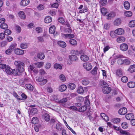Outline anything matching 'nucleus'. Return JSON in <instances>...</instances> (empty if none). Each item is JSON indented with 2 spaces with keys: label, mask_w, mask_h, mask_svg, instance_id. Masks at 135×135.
<instances>
[{
  "label": "nucleus",
  "mask_w": 135,
  "mask_h": 135,
  "mask_svg": "<svg viewBox=\"0 0 135 135\" xmlns=\"http://www.w3.org/2000/svg\"><path fill=\"white\" fill-rule=\"evenodd\" d=\"M100 84L103 88L102 91L104 93L107 94L110 92L111 88L108 87V85L106 82L103 80H101L100 81Z\"/></svg>",
  "instance_id": "1"
},
{
  "label": "nucleus",
  "mask_w": 135,
  "mask_h": 135,
  "mask_svg": "<svg viewBox=\"0 0 135 135\" xmlns=\"http://www.w3.org/2000/svg\"><path fill=\"white\" fill-rule=\"evenodd\" d=\"M14 64L20 72H22L24 70L25 64L22 61H16L14 62Z\"/></svg>",
  "instance_id": "2"
},
{
  "label": "nucleus",
  "mask_w": 135,
  "mask_h": 135,
  "mask_svg": "<svg viewBox=\"0 0 135 135\" xmlns=\"http://www.w3.org/2000/svg\"><path fill=\"white\" fill-rule=\"evenodd\" d=\"M84 68L88 71L90 70L92 68L91 64L89 62H85L83 64Z\"/></svg>",
  "instance_id": "3"
},
{
  "label": "nucleus",
  "mask_w": 135,
  "mask_h": 135,
  "mask_svg": "<svg viewBox=\"0 0 135 135\" xmlns=\"http://www.w3.org/2000/svg\"><path fill=\"white\" fill-rule=\"evenodd\" d=\"M128 48V45L125 43H123L120 45V49L122 51H126Z\"/></svg>",
  "instance_id": "4"
},
{
  "label": "nucleus",
  "mask_w": 135,
  "mask_h": 135,
  "mask_svg": "<svg viewBox=\"0 0 135 135\" xmlns=\"http://www.w3.org/2000/svg\"><path fill=\"white\" fill-rule=\"evenodd\" d=\"M15 52L17 55H23L24 54V51L20 49L17 48L15 50Z\"/></svg>",
  "instance_id": "5"
},
{
  "label": "nucleus",
  "mask_w": 135,
  "mask_h": 135,
  "mask_svg": "<svg viewBox=\"0 0 135 135\" xmlns=\"http://www.w3.org/2000/svg\"><path fill=\"white\" fill-rule=\"evenodd\" d=\"M127 112V109L125 107L120 108L118 111L120 115H124L126 114Z\"/></svg>",
  "instance_id": "6"
},
{
  "label": "nucleus",
  "mask_w": 135,
  "mask_h": 135,
  "mask_svg": "<svg viewBox=\"0 0 135 135\" xmlns=\"http://www.w3.org/2000/svg\"><path fill=\"white\" fill-rule=\"evenodd\" d=\"M115 34L119 35H122L124 33V30L121 28H118L114 31Z\"/></svg>",
  "instance_id": "7"
},
{
  "label": "nucleus",
  "mask_w": 135,
  "mask_h": 135,
  "mask_svg": "<svg viewBox=\"0 0 135 135\" xmlns=\"http://www.w3.org/2000/svg\"><path fill=\"white\" fill-rule=\"evenodd\" d=\"M37 81L40 82V84L41 85H43L45 84L47 81V79H44L43 78L39 77L38 79H37Z\"/></svg>",
  "instance_id": "8"
},
{
  "label": "nucleus",
  "mask_w": 135,
  "mask_h": 135,
  "mask_svg": "<svg viewBox=\"0 0 135 135\" xmlns=\"http://www.w3.org/2000/svg\"><path fill=\"white\" fill-rule=\"evenodd\" d=\"M122 21L119 18H117L115 19L114 22V24L115 26H118L120 25Z\"/></svg>",
  "instance_id": "9"
},
{
  "label": "nucleus",
  "mask_w": 135,
  "mask_h": 135,
  "mask_svg": "<svg viewBox=\"0 0 135 135\" xmlns=\"http://www.w3.org/2000/svg\"><path fill=\"white\" fill-rule=\"evenodd\" d=\"M30 2L29 0H22L20 3L21 5L23 6L27 5Z\"/></svg>",
  "instance_id": "10"
},
{
  "label": "nucleus",
  "mask_w": 135,
  "mask_h": 135,
  "mask_svg": "<svg viewBox=\"0 0 135 135\" xmlns=\"http://www.w3.org/2000/svg\"><path fill=\"white\" fill-rule=\"evenodd\" d=\"M125 117L128 120H131L134 118V116L132 113H129L126 115Z\"/></svg>",
  "instance_id": "11"
},
{
  "label": "nucleus",
  "mask_w": 135,
  "mask_h": 135,
  "mask_svg": "<svg viewBox=\"0 0 135 135\" xmlns=\"http://www.w3.org/2000/svg\"><path fill=\"white\" fill-rule=\"evenodd\" d=\"M80 58L81 60L83 61H86L89 59L88 56L85 55H82L81 56Z\"/></svg>",
  "instance_id": "12"
},
{
  "label": "nucleus",
  "mask_w": 135,
  "mask_h": 135,
  "mask_svg": "<svg viewBox=\"0 0 135 135\" xmlns=\"http://www.w3.org/2000/svg\"><path fill=\"white\" fill-rule=\"evenodd\" d=\"M12 69L8 66H7L5 69V70L6 73L8 74L11 75V73Z\"/></svg>",
  "instance_id": "13"
},
{
  "label": "nucleus",
  "mask_w": 135,
  "mask_h": 135,
  "mask_svg": "<svg viewBox=\"0 0 135 135\" xmlns=\"http://www.w3.org/2000/svg\"><path fill=\"white\" fill-rule=\"evenodd\" d=\"M19 73L20 72L18 69H14L13 70L12 69L11 75L13 74L15 76L18 75H19Z\"/></svg>",
  "instance_id": "14"
},
{
  "label": "nucleus",
  "mask_w": 135,
  "mask_h": 135,
  "mask_svg": "<svg viewBox=\"0 0 135 135\" xmlns=\"http://www.w3.org/2000/svg\"><path fill=\"white\" fill-rule=\"evenodd\" d=\"M66 89L67 86L64 84L62 85L59 87V90L61 92H63L65 91Z\"/></svg>",
  "instance_id": "15"
},
{
  "label": "nucleus",
  "mask_w": 135,
  "mask_h": 135,
  "mask_svg": "<svg viewBox=\"0 0 135 135\" xmlns=\"http://www.w3.org/2000/svg\"><path fill=\"white\" fill-rule=\"evenodd\" d=\"M21 19H25L26 18V16L25 13L22 11H20L18 13Z\"/></svg>",
  "instance_id": "16"
},
{
  "label": "nucleus",
  "mask_w": 135,
  "mask_h": 135,
  "mask_svg": "<svg viewBox=\"0 0 135 135\" xmlns=\"http://www.w3.org/2000/svg\"><path fill=\"white\" fill-rule=\"evenodd\" d=\"M57 44L59 46L62 48L65 47L66 46V43L63 41H59L57 42Z\"/></svg>",
  "instance_id": "17"
},
{
  "label": "nucleus",
  "mask_w": 135,
  "mask_h": 135,
  "mask_svg": "<svg viewBox=\"0 0 135 135\" xmlns=\"http://www.w3.org/2000/svg\"><path fill=\"white\" fill-rule=\"evenodd\" d=\"M52 18L49 16L46 17L44 20V22L46 23H49L51 22L52 21Z\"/></svg>",
  "instance_id": "18"
},
{
  "label": "nucleus",
  "mask_w": 135,
  "mask_h": 135,
  "mask_svg": "<svg viewBox=\"0 0 135 135\" xmlns=\"http://www.w3.org/2000/svg\"><path fill=\"white\" fill-rule=\"evenodd\" d=\"M87 109V106L85 105H84L79 108L78 109V111L79 112H82L86 110Z\"/></svg>",
  "instance_id": "19"
},
{
  "label": "nucleus",
  "mask_w": 135,
  "mask_h": 135,
  "mask_svg": "<svg viewBox=\"0 0 135 135\" xmlns=\"http://www.w3.org/2000/svg\"><path fill=\"white\" fill-rule=\"evenodd\" d=\"M56 127V129L59 131H61L64 128L63 126L60 123L57 124Z\"/></svg>",
  "instance_id": "20"
},
{
  "label": "nucleus",
  "mask_w": 135,
  "mask_h": 135,
  "mask_svg": "<svg viewBox=\"0 0 135 135\" xmlns=\"http://www.w3.org/2000/svg\"><path fill=\"white\" fill-rule=\"evenodd\" d=\"M29 44L28 43H23L21 44L20 47L23 49H26L28 47Z\"/></svg>",
  "instance_id": "21"
},
{
  "label": "nucleus",
  "mask_w": 135,
  "mask_h": 135,
  "mask_svg": "<svg viewBox=\"0 0 135 135\" xmlns=\"http://www.w3.org/2000/svg\"><path fill=\"white\" fill-rule=\"evenodd\" d=\"M90 81L88 79L86 78L83 79L82 81V84L84 85H86L89 83Z\"/></svg>",
  "instance_id": "22"
},
{
  "label": "nucleus",
  "mask_w": 135,
  "mask_h": 135,
  "mask_svg": "<svg viewBox=\"0 0 135 135\" xmlns=\"http://www.w3.org/2000/svg\"><path fill=\"white\" fill-rule=\"evenodd\" d=\"M69 58L73 61H78V57L75 55H71L69 56Z\"/></svg>",
  "instance_id": "23"
},
{
  "label": "nucleus",
  "mask_w": 135,
  "mask_h": 135,
  "mask_svg": "<svg viewBox=\"0 0 135 135\" xmlns=\"http://www.w3.org/2000/svg\"><path fill=\"white\" fill-rule=\"evenodd\" d=\"M125 38L123 36H120L117 38V41L119 43L123 42L125 41Z\"/></svg>",
  "instance_id": "24"
},
{
  "label": "nucleus",
  "mask_w": 135,
  "mask_h": 135,
  "mask_svg": "<svg viewBox=\"0 0 135 135\" xmlns=\"http://www.w3.org/2000/svg\"><path fill=\"white\" fill-rule=\"evenodd\" d=\"M119 132L120 134L123 135H132L127 131H124L122 129L120 130Z\"/></svg>",
  "instance_id": "25"
},
{
  "label": "nucleus",
  "mask_w": 135,
  "mask_h": 135,
  "mask_svg": "<svg viewBox=\"0 0 135 135\" xmlns=\"http://www.w3.org/2000/svg\"><path fill=\"white\" fill-rule=\"evenodd\" d=\"M127 85L129 88H133L135 87V83L133 81L129 82L127 83Z\"/></svg>",
  "instance_id": "26"
},
{
  "label": "nucleus",
  "mask_w": 135,
  "mask_h": 135,
  "mask_svg": "<svg viewBox=\"0 0 135 135\" xmlns=\"http://www.w3.org/2000/svg\"><path fill=\"white\" fill-rule=\"evenodd\" d=\"M68 88L70 89L71 90H73L75 88V85L73 83H70L68 85Z\"/></svg>",
  "instance_id": "27"
},
{
  "label": "nucleus",
  "mask_w": 135,
  "mask_h": 135,
  "mask_svg": "<svg viewBox=\"0 0 135 135\" xmlns=\"http://www.w3.org/2000/svg\"><path fill=\"white\" fill-rule=\"evenodd\" d=\"M128 71L131 73L135 72V65L131 66Z\"/></svg>",
  "instance_id": "28"
},
{
  "label": "nucleus",
  "mask_w": 135,
  "mask_h": 135,
  "mask_svg": "<svg viewBox=\"0 0 135 135\" xmlns=\"http://www.w3.org/2000/svg\"><path fill=\"white\" fill-rule=\"evenodd\" d=\"M55 31V27L53 26L50 27L49 29V32L51 33H54Z\"/></svg>",
  "instance_id": "29"
},
{
  "label": "nucleus",
  "mask_w": 135,
  "mask_h": 135,
  "mask_svg": "<svg viewBox=\"0 0 135 135\" xmlns=\"http://www.w3.org/2000/svg\"><path fill=\"white\" fill-rule=\"evenodd\" d=\"M116 75L119 77H121L122 75V72L121 69H119L117 70Z\"/></svg>",
  "instance_id": "30"
},
{
  "label": "nucleus",
  "mask_w": 135,
  "mask_h": 135,
  "mask_svg": "<svg viewBox=\"0 0 135 135\" xmlns=\"http://www.w3.org/2000/svg\"><path fill=\"white\" fill-rule=\"evenodd\" d=\"M37 112L38 111L36 108H33L31 109L30 112V114L33 115L37 113Z\"/></svg>",
  "instance_id": "31"
},
{
  "label": "nucleus",
  "mask_w": 135,
  "mask_h": 135,
  "mask_svg": "<svg viewBox=\"0 0 135 135\" xmlns=\"http://www.w3.org/2000/svg\"><path fill=\"white\" fill-rule=\"evenodd\" d=\"M125 8L126 9H128L130 7L129 3L127 1L125 2L124 3Z\"/></svg>",
  "instance_id": "32"
},
{
  "label": "nucleus",
  "mask_w": 135,
  "mask_h": 135,
  "mask_svg": "<svg viewBox=\"0 0 135 135\" xmlns=\"http://www.w3.org/2000/svg\"><path fill=\"white\" fill-rule=\"evenodd\" d=\"M78 93L80 94H83L84 92V90L83 87L82 86H79L77 90Z\"/></svg>",
  "instance_id": "33"
},
{
  "label": "nucleus",
  "mask_w": 135,
  "mask_h": 135,
  "mask_svg": "<svg viewBox=\"0 0 135 135\" xmlns=\"http://www.w3.org/2000/svg\"><path fill=\"white\" fill-rule=\"evenodd\" d=\"M70 44L72 45H76L77 44V42L76 40L73 39H71L69 41Z\"/></svg>",
  "instance_id": "34"
},
{
  "label": "nucleus",
  "mask_w": 135,
  "mask_h": 135,
  "mask_svg": "<svg viewBox=\"0 0 135 135\" xmlns=\"http://www.w3.org/2000/svg\"><path fill=\"white\" fill-rule=\"evenodd\" d=\"M44 64V62H40L35 63V64L36 65L37 67L40 68L42 67Z\"/></svg>",
  "instance_id": "35"
},
{
  "label": "nucleus",
  "mask_w": 135,
  "mask_h": 135,
  "mask_svg": "<svg viewBox=\"0 0 135 135\" xmlns=\"http://www.w3.org/2000/svg\"><path fill=\"white\" fill-rule=\"evenodd\" d=\"M38 119L37 117H34L32 118L31 122L32 123L36 124L38 122Z\"/></svg>",
  "instance_id": "36"
},
{
  "label": "nucleus",
  "mask_w": 135,
  "mask_h": 135,
  "mask_svg": "<svg viewBox=\"0 0 135 135\" xmlns=\"http://www.w3.org/2000/svg\"><path fill=\"white\" fill-rule=\"evenodd\" d=\"M16 46V44H11L9 47L8 49L13 51L15 49Z\"/></svg>",
  "instance_id": "37"
},
{
  "label": "nucleus",
  "mask_w": 135,
  "mask_h": 135,
  "mask_svg": "<svg viewBox=\"0 0 135 135\" xmlns=\"http://www.w3.org/2000/svg\"><path fill=\"white\" fill-rule=\"evenodd\" d=\"M37 57L40 59H43L45 57V55L44 54L42 53H39L37 55Z\"/></svg>",
  "instance_id": "38"
},
{
  "label": "nucleus",
  "mask_w": 135,
  "mask_h": 135,
  "mask_svg": "<svg viewBox=\"0 0 135 135\" xmlns=\"http://www.w3.org/2000/svg\"><path fill=\"white\" fill-rule=\"evenodd\" d=\"M44 118L45 120L47 122L49 121L50 120V116L47 113H45L44 115Z\"/></svg>",
  "instance_id": "39"
},
{
  "label": "nucleus",
  "mask_w": 135,
  "mask_h": 135,
  "mask_svg": "<svg viewBox=\"0 0 135 135\" xmlns=\"http://www.w3.org/2000/svg\"><path fill=\"white\" fill-rule=\"evenodd\" d=\"M129 26L130 27H134L135 26V20L131 21L129 23Z\"/></svg>",
  "instance_id": "40"
},
{
  "label": "nucleus",
  "mask_w": 135,
  "mask_h": 135,
  "mask_svg": "<svg viewBox=\"0 0 135 135\" xmlns=\"http://www.w3.org/2000/svg\"><path fill=\"white\" fill-rule=\"evenodd\" d=\"M115 16V14L114 13H110L107 15V18L108 20H110L112 17H114Z\"/></svg>",
  "instance_id": "41"
},
{
  "label": "nucleus",
  "mask_w": 135,
  "mask_h": 135,
  "mask_svg": "<svg viewBox=\"0 0 135 135\" xmlns=\"http://www.w3.org/2000/svg\"><path fill=\"white\" fill-rule=\"evenodd\" d=\"M134 51V50L132 48H129L128 50V54L131 55H133Z\"/></svg>",
  "instance_id": "42"
},
{
  "label": "nucleus",
  "mask_w": 135,
  "mask_h": 135,
  "mask_svg": "<svg viewBox=\"0 0 135 135\" xmlns=\"http://www.w3.org/2000/svg\"><path fill=\"white\" fill-rule=\"evenodd\" d=\"M120 121V119L119 118H115L112 119V122L114 123H118Z\"/></svg>",
  "instance_id": "43"
},
{
  "label": "nucleus",
  "mask_w": 135,
  "mask_h": 135,
  "mask_svg": "<svg viewBox=\"0 0 135 135\" xmlns=\"http://www.w3.org/2000/svg\"><path fill=\"white\" fill-rule=\"evenodd\" d=\"M122 126L123 129H126L128 128V124L126 122H124L122 123Z\"/></svg>",
  "instance_id": "44"
},
{
  "label": "nucleus",
  "mask_w": 135,
  "mask_h": 135,
  "mask_svg": "<svg viewBox=\"0 0 135 135\" xmlns=\"http://www.w3.org/2000/svg\"><path fill=\"white\" fill-rule=\"evenodd\" d=\"M97 67L95 66L91 71V74L94 75H96L97 73Z\"/></svg>",
  "instance_id": "45"
},
{
  "label": "nucleus",
  "mask_w": 135,
  "mask_h": 135,
  "mask_svg": "<svg viewBox=\"0 0 135 135\" xmlns=\"http://www.w3.org/2000/svg\"><path fill=\"white\" fill-rule=\"evenodd\" d=\"M54 68L56 69H62V66L60 64L57 63L55 64H54Z\"/></svg>",
  "instance_id": "46"
},
{
  "label": "nucleus",
  "mask_w": 135,
  "mask_h": 135,
  "mask_svg": "<svg viewBox=\"0 0 135 135\" xmlns=\"http://www.w3.org/2000/svg\"><path fill=\"white\" fill-rule=\"evenodd\" d=\"M26 87L28 89L30 90H32L33 89V86L29 84H27L26 85Z\"/></svg>",
  "instance_id": "47"
},
{
  "label": "nucleus",
  "mask_w": 135,
  "mask_h": 135,
  "mask_svg": "<svg viewBox=\"0 0 135 135\" xmlns=\"http://www.w3.org/2000/svg\"><path fill=\"white\" fill-rule=\"evenodd\" d=\"M107 2V0H101L100 3L101 6H103L106 5Z\"/></svg>",
  "instance_id": "48"
},
{
  "label": "nucleus",
  "mask_w": 135,
  "mask_h": 135,
  "mask_svg": "<svg viewBox=\"0 0 135 135\" xmlns=\"http://www.w3.org/2000/svg\"><path fill=\"white\" fill-rule=\"evenodd\" d=\"M101 11L103 15H105L107 13V10L105 8H102L101 9Z\"/></svg>",
  "instance_id": "49"
},
{
  "label": "nucleus",
  "mask_w": 135,
  "mask_h": 135,
  "mask_svg": "<svg viewBox=\"0 0 135 135\" xmlns=\"http://www.w3.org/2000/svg\"><path fill=\"white\" fill-rule=\"evenodd\" d=\"M59 78L62 81H64L66 80L65 77L63 74H61L60 75Z\"/></svg>",
  "instance_id": "50"
},
{
  "label": "nucleus",
  "mask_w": 135,
  "mask_h": 135,
  "mask_svg": "<svg viewBox=\"0 0 135 135\" xmlns=\"http://www.w3.org/2000/svg\"><path fill=\"white\" fill-rule=\"evenodd\" d=\"M1 28L3 29H6L8 28V26L6 23L1 24L0 26Z\"/></svg>",
  "instance_id": "51"
},
{
  "label": "nucleus",
  "mask_w": 135,
  "mask_h": 135,
  "mask_svg": "<svg viewBox=\"0 0 135 135\" xmlns=\"http://www.w3.org/2000/svg\"><path fill=\"white\" fill-rule=\"evenodd\" d=\"M121 80L123 82L126 83L128 81V78L126 76H123Z\"/></svg>",
  "instance_id": "52"
},
{
  "label": "nucleus",
  "mask_w": 135,
  "mask_h": 135,
  "mask_svg": "<svg viewBox=\"0 0 135 135\" xmlns=\"http://www.w3.org/2000/svg\"><path fill=\"white\" fill-rule=\"evenodd\" d=\"M67 100L68 99L66 98H64L60 100L59 102L60 103H63L67 102Z\"/></svg>",
  "instance_id": "53"
},
{
  "label": "nucleus",
  "mask_w": 135,
  "mask_h": 135,
  "mask_svg": "<svg viewBox=\"0 0 135 135\" xmlns=\"http://www.w3.org/2000/svg\"><path fill=\"white\" fill-rule=\"evenodd\" d=\"M84 103L85 105L87 106V107L88 106H90V101L89 100L87 99H85V101Z\"/></svg>",
  "instance_id": "54"
},
{
  "label": "nucleus",
  "mask_w": 135,
  "mask_h": 135,
  "mask_svg": "<svg viewBox=\"0 0 135 135\" xmlns=\"http://www.w3.org/2000/svg\"><path fill=\"white\" fill-rule=\"evenodd\" d=\"M125 15L126 16L130 17L132 15V13L130 11H127L126 12Z\"/></svg>",
  "instance_id": "55"
},
{
  "label": "nucleus",
  "mask_w": 135,
  "mask_h": 135,
  "mask_svg": "<svg viewBox=\"0 0 135 135\" xmlns=\"http://www.w3.org/2000/svg\"><path fill=\"white\" fill-rule=\"evenodd\" d=\"M117 62L119 65H122L124 63V60L120 58L119 59L117 60Z\"/></svg>",
  "instance_id": "56"
},
{
  "label": "nucleus",
  "mask_w": 135,
  "mask_h": 135,
  "mask_svg": "<svg viewBox=\"0 0 135 135\" xmlns=\"http://www.w3.org/2000/svg\"><path fill=\"white\" fill-rule=\"evenodd\" d=\"M131 62L129 59H125L124 60V63L127 65H129L130 64Z\"/></svg>",
  "instance_id": "57"
},
{
  "label": "nucleus",
  "mask_w": 135,
  "mask_h": 135,
  "mask_svg": "<svg viewBox=\"0 0 135 135\" xmlns=\"http://www.w3.org/2000/svg\"><path fill=\"white\" fill-rule=\"evenodd\" d=\"M69 109H70L73 110L75 111H78V108H76V107L74 106H70L69 108Z\"/></svg>",
  "instance_id": "58"
},
{
  "label": "nucleus",
  "mask_w": 135,
  "mask_h": 135,
  "mask_svg": "<svg viewBox=\"0 0 135 135\" xmlns=\"http://www.w3.org/2000/svg\"><path fill=\"white\" fill-rule=\"evenodd\" d=\"M110 48V47L108 45L105 46L103 49L104 52L105 53L108 51Z\"/></svg>",
  "instance_id": "59"
},
{
  "label": "nucleus",
  "mask_w": 135,
  "mask_h": 135,
  "mask_svg": "<svg viewBox=\"0 0 135 135\" xmlns=\"http://www.w3.org/2000/svg\"><path fill=\"white\" fill-rule=\"evenodd\" d=\"M65 36L69 38H72L74 37V35L73 34H66Z\"/></svg>",
  "instance_id": "60"
},
{
  "label": "nucleus",
  "mask_w": 135,
  "mask_h": 135,
  "mask_svg": "<svg viewBox=\"0 0 135 135\" xmlns=\"http://www.w3.org/2000/svg\"><path fill=\"white\" fill-rule=\"evenodd\" d=\"M15 26L17 32L18 33L20 32L21 31V28L18 25H16Z\"/></svg>",
  "instance_id": "61"
},
{
  "label": "nucleus",
  "mask_w": 135,
  "mask_h": 135,
  "mask_svg": "<svg viewBox=\"0 0 135 135\" xmlns=\"http://www.w3.org/2000/svg\"><path fill=\"white\" fill-rule=\"evenodd\" d=\"M77 99L78 102H82L84 100V98L80 96H79L77 97Z\"/></svg>",
  "instance_id": "62"
},
{
  "label": "nucleus",
  "mask_w": 135,
  "mask_h": 135,
  "mask_svg": "<svg viewBox=\"0 0 135 135\" xmlns=\"http://www.w3.org/2000/svg\"><path fill=\"white\" fill-rule=\"evenodd\" d=\"M4 33L5 35H8L11 34V32L10 30L9 29H7L5 30Z\"/></svg>",
  "instance_id": "63"
},
{
  "label": "nucleus",
  "mask_w": 135,
  "mask_h": 135,
  "mask_svg": "<svg viewBox=\"0 0 135 135\" xmlns=\"http://www.w3.org/2000/svg\"><path fill=\"white\" fill-rule=\"evenodd\" d=\"M37 38L39 42H43L44 41V38L42 36H39L37 37Z\"/></svg>",
  "instance_id": "64"
}]
</instances>
